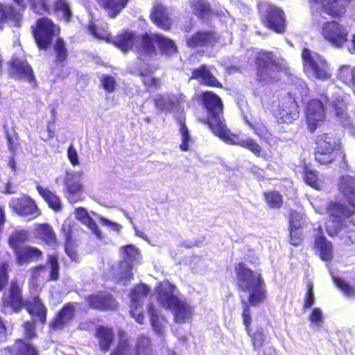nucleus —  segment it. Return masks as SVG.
<instances>
[{
  "instance_id": "59",
  "label": "nucleus",
  "mask_w": 355,
  "mask_h": 355,
  "mask_svg": "<svg viewBox=\"0 0 355 355\" xmlns=\"http://www.w3.org/2000/svg\"><path fill=\"white\" fill-rule=\"evenodd\" d=\"M302 228H296L289 227L290 230V242L291 244L294 246H298L302 243Z\"/></svg>"
},
{
  "instance_id": "17",
  "label": "nucleus",
  "mask_w": 355,
  "mask_h": 355,
  "mask_svg": "<svg viewBox=\"0 0 355 355\" xmlns=\"http://www.w3.org/2000/svg\"><path fill=\"white\" fill-rule=\"evenodd\" d=\"M24 306L35 322L46 323L47 308L42 300L36 296L25 302Z\"/></svg>"
},
{
  "instance_id": "5",
  "label": "nucleus",
  "mask_w": 355,
  "mask_h": 355,
  "mask_svg": "<svg viewBox=\"0 0 355 355\" xmlns=\"http://www.w3.org/2000/svg\"><path fill=\"white\" fill-rule=\"evenodd\" d=\"M140 48L139 49V59L146 60L147 58H153L157 55L155 44L157 45L163 55H171L177 52V46L175 42L160 34L153 35H143L140 39Z\"/></svg>"
},
{
  "instance_id": "58",
  "label": "nucleus",
  "mask_w": 355,
  "mask_h": 355,
  "mask_svg": "<svg viewBox=\"0 0 355 355\" xmlns=\"http://www.w3.org/2000/svg\"><path fill=\"white\" fill-rule=\"evenodd\" d=\"M304 179L307 184L314 189H318V178L315 171L311 169H306Z\"/></svg>"
},
{
  "instance_id": "64",
  "label": "nucleus",
  "mask_w": 355,
  "mask_h": 355,
  "mask_svg": "<svg viewBox=\"0 0 355 355\" xmlns=\"http://www.w3.org/2000/svg\"><path fill=\"white\" fill-rule=\"evenodd\" d=\"M142 308L130 307V314L134 318L137 322L143 324L144 315L141 311Z\"/></svg>"
},
{
  "instance_id": "35",
  "label": "nucleus",
  "mask_w": 355,
  "mask_h": 355,
  "mask_svg": "<svg viewBox=\"0 0 355 355\" xmlns=\"http://www.w3.org/2000/svg\"><path fill=\"white\" fill-rule=\"evenodd\" d=\"M150 289L146 284L136 286L130 292V307L142 308L143 300L146 298Z\"/></svg>"
},
{
  "instance_id": "39",
  "label": "nucleus",
  "mask_w": 355,
  "mask_h": 355,
  "mask_svg": "<svg viewBox=\"0 0 355 355\" xmlns=\"http://www.w3.org/2000/svg\"><path fill=\"white\" fill-rule=\"evenodd\" d=\"M148 314L150 318V324L154 331L158 335H162L164 333V326L160 320L157 310L153 304L148 305Z\"/></svg>"
},
{
  "instance_id": "12",
  "label": "nucleus",
  "mask_w": 355,
  "mask_h": 355,
  "mask_svg": "<svg viewBox=\"0 0 355 355\" xmlns=\"http://www.w3.org/2000/svg\"><path fill=\"white\" fill-rule=\"evenodd\" d=\"M273 114L279 123H291L299 117L298 105L295 98L288 94L273 110Z\"/></svg>"
},
{
  "instance_id": "42",
  "label": "nucleus",
  "mask_w": 355,
  "mask_h": 355,
  "mask_svg": "<svg viewBox=\"0 0 355 355\" xmlns=\"http://www.w3.org/2000/svg\"><path fill=\"white\" fill-rule=\"evenodd\" d=\"M28 232L26 231H16L9 237L8 243L13 252L15 250L25 246L24 243L27 240Z\"/></svg>"
},
{
  "instance_id": "32",
  "label": "nucleus",
  "mask_w": 355,
  "mask_h": 355,
  "mask_svg": "<svg viewBox=\"0 0 355 355\" xmlns=\"http://www.w3.org/2000/svg\"><path fill=\"white\" fill-rule=\"evenodd\" d=\"M76 218L87 225L98 239H102V234L96 223L89 216L87 211L83 207H78L75 211Z\"/></svg>"
},
{
  "instance_id": "45",
  "label": "nucleus",
  "mask_w": 355,
  "mask_h": 355,
  "mask_svg": "<svg viewBox=\"0 0 355 355\" xmlns=\"http://www.w3.org/2000/svg\"><path fill=\"white\" fill-rule=\"evenodd\" d=\"M252 340L253 347L254 350L259 349L261 347L268 343V336L264 333L262 328H258L255 332L252 333L250 329L248 334Z\"/></svg>"
},
{
  "instance_id": "9",
  "label": "nucleus",
  "mask_w": 355,
  "mask_h": 355,
  "mask_svg": "<svg viewBox=\"0 0 355 355\" xmlns=\"http://www.w3.org/2000/svg\"><path fill=\"white\" fill-rule=\"evenodd\" d=\"M264 24L277 33L286 30V17L284 11L275 5L263 3L259 6Z\"/></svg>"
},
{
  "instance_id": "27",
  "label": "nucleus",
  "mask_w": 355,
  "mask_h": 355,
  "mask_svg": "<svg viewBox=\"0 0 355 355\" xmlns=\"http://www.w3.org/2000/svg\"><path fill=\"white\" fill-rule=\"evenodd\" d=\"M351 0H310L322 4L323 8L332 16H340Z\"/></svg>"
},
{
  "instance_id": "15",
  "label": "nucleus",
  "mask_w": 355,
  "mask_h": 355,
  "mask_svg": "<svg viewBox=\"0 0 355 355\" xmlns=\"http://www.w3.org/2000/svg\"><path fill=\"white\" fill-rule=\"evenodd\" d=\"M322 33L324 37L335 46H341L347 41L348 31L335 21L324 23Z\"/></svg>"
},
{
  "instance_id": "41",
  "label": "nucleus",
  "mask_w": 355,
  "mask_h": 355,
  "mask_svg": "<svg viewBox=\"0 0 355 355\" xmlns=\"http://www.w3.org/2000/svg\"><path fill=\"white\" fill-rule=\"evenodd\" d=\"M189 3L193 13L200 18L211 12L210 4L205 0H189Z\"/></svg>"
},
{
  "instance_id": "24",
  "label": "nucleus",
  "mask_w": 355,
  "mask_h": 355,
  "mask_svg": "<svg viewBox=\"0 0 355 355\" xmlns=\"http://www.w3.org/2000/svg\"><path fill=\"white\" fill-rule=\"evenodd\" d=\"M11 66L14 70V73L19 78L25 79L29 83L35 80L33 71L26 60L19 58H13Z\"/></svg>"
},
{
  "instance_id": "8",
  "label": "nucleus",
  "mask_w": 355,
  "mask_h": 355,
  "mask_svg": "<svg viewBox=\"0 0 355 355\" xmlns=\"http://www.w3.org/2000/svg\"><path fill=\"white\" fill-rule=\"evenodd\" d=\"M304 70L309 75L320 80H327L331 75L327 71L328 65L325 60L319 54L304 49L302 53Z\"/></svg>"
},
{
  "instance_id": "30",
  "label": "nucleus",
  "mask_w": 355,
  "mask_h": 355,
  "mask_svg": "<svg viewBox=\"0 0 355 355\" xmlns=\"http://www.w3.org/2000/svg\"><path fill=\"white\" fill-rule=\"evenodd\" d=\"M151 19L157 26L162 29L168 30L171 27V20L168 17V13L166 8L161 4L154 6Z\"/></svg>"
},
{
  "instance_id": "31",
  "label": "nucleus",
  "mask_w": 355,
  "mask_h": 355,
  "mask_svg": "<svg viewBox=\"0 0 355 355\" xmlns=\"http://www.w3.org/2000/svg\"><path fill=\"white\" fill-rule=\"evenodd\" d=\"M142 36L136 37L132 32L125 31L114 37L113 43L121 51L125 52L132 46L134 42L138 43L140 45L139 39ZM139 48L140 46H139L138 49Z\"/></svg>"
},
{
  "instance_id": "49",
  "label": "nucleus",
  "mask_w": 355,
  "mask_h": 355,
  "mask_svg": "<svg viewBox=\"0 0 355 355\" xmlns=\"http://www.w3.org/2000/svg\"><path fill=\"white\" fill-rule=\"evenodd\" d=\"M180 123V132L181 135L182 143L180 145V148L182 151H187L189 148V143L191 141V136L189 131L184 123L182 119L179 120Z\"/></svg>"
},
{
  "instance_id": "55",
  "label": "nucleus",
  "mask_w": 355,
  "mask_h": 355,
  "mask_svg": "<svg viewBox=\"0 0 355 355\" xmlns=\"http://www.w3.org/2000/svg\"><path fill=\"white\" fill-rule=\"evenodd\" d=\"M305 223V216L302 213L291 211L289 218V227L302 228Z\"/></svg>"
},
{
  "instance_id": "20",
  "label": "nucleus",
  "mask_w": 355,
  "mask_h": 355,
  "mask_svg": "<svg viewBox=\"0 0 355 355\" xmlns=\"http://www.w3.org/2000/svg\"><path fill=\"white\" fill-rule=\"evenodd\" d=\"M75 308V304L72 302L65 304L50 322V327L54 330L62 329L74 318Z\"/></svg>"
},
{
  "instance_id": "57",
  "label": "nucleus",
  "mask_w": 355,
  "mask_h": 355,
  "mask_svg": "<svg viewBox=\"0 0 355 355\" xmlns=\"http://www.w3.org/2000/svg\"><path fill=\"white\" fill-rule=\"evenodd\" d=\"M315 303V296L313 292V286L312 283L307 284V289L304 299L303 309L311 308Z\"/></svg>"
},
{
  "instance_id": "21",
  "label": "nucleus",
  "mask_w": 355,
  "mask_h": 355,
  "mask_svg": "<svg viewBox=\"0 0 355 355\" xmlns=\"http://www.w3.org/2000/svg\"><path fill=\"white\" fill-rule=\"evenodd\" d=\"M167 309L173 312L175 322L177 323L184 322L192 316V306L186 300H183L180 298L175 300L174 303Z\"/></svg>"
},
{
  "instance_id": "13",
  "label": "nucleus",
  "mask_w": 355,
  "mask_h": 355,
  "mask_svg": "<svg viewBox=\"0 0 355 355\" xmlns=\"http://www.w3.org/2000/svg\"><path fill=\"white\" fill-rule=\"evenodd\" d=\"M9 207L19 216L32 220L40 215V211L35 200L29 196L13 198L8 202Z\"/></svg>"
},
{
  "instance_id": "3",
  "label": "nucleus",
  "mask_w": 355,
  "mask_h": 355,
  "mask_svg": "<svg viewBox=\"0 0 355 355\" xmlns=\"http://www.w3.org/2000/svg\"><path fill=\"white\" fill-rule=\"evenodd\" d=\"M239 288L248 293V302L252 306L263 302L266 297V288L261 273L249 269L245 263L236 267Z\"/></svg>"
},
{
  "instance_id": "56",
  "label": "nucleus",
  "mask_w": 355,
  "mask_h": 355,
  "mask_svg": "<svg viewBox=\"0 0 355 355\" xmlns=\"http://www.w3.org/2000/svg\"><path fill=\"white\" fill-rule=\"evenodd\" d=\"M89 33L96 38L104 39L108 40L110 38V33L107 30L98 27L96 24L92 23L88 27Z\"/></svg>"
},
{
  "instance_id": "40",
  "label": "nucleus",
  "mask_w": 355,
  "mask_h": 355,
  "mask_svg": "<svg viewBox=\"0 0 355 355\" xmlns=\"http://www.w3.org/2000/svg\"><path fill=\"white\" fill-rule=\"evenodd\" d=\"M8 18L18 22L20 19V14L12 5H2L0 3V28L4 20Z\"/></svg>"
},
{
  "instance_id": "37",
  "label": "nucleus",
  "mask_w": 355,
  "mask_h": 355,
  "mask_svg": "<svg viewBox=\"0 0 355 355\" xmlns=\"http://www.w3.org/2000/svg\"><path fill=\"white\" fill-rule=\"evenodd\" d=\"M64 184L69 193H78L82 189L80 174L74 171H67Z\"/></svg>"
},
{
  "instance_id": "43",
  "label": "nucleus",
  "mask_w": 355,
  "mask_h": 355,
  "mask_svg": "<svg viewBox=\"0 0 355 355\" xmlns=\"http://www.w3.org/2000/svg\"><path fill=\"white\" fill-rule=\"evenodd\" d=\"M151 354L152 349L149 338L143 335L139 336L135 347V355H151Z\"/></svg>"
},
{
  "instance_id": "53",
  "label": "nucleus",
  "mask_w": 355,
  "mask_h": 355,
  "mask_svg": "<svg viewBox=\"0 0 355 355\" xmlns=\"http://www.w3.org/2000/svg\"><path fill=\"white\" fill-rule=\"evenodd\" d=\"M334 282L336 286L340 288L346 296L355 297V289L352 288L348 283L341 278L333 277Z\"/></svg>"
},
{
  "instance_id": "33",
  "label": "nucleus",
  "mask_w": 355,
  "mask_h": 355,
  "mask_svg": "<svg viewBox=\"0 0 355 355\" xmlns=\"http://www.w3.org/2000/svg\"><path fill=\"white\" fill-rule=\"evenodd\" d=\"M130 70L132 73L138 74L146 87H158L159 81L151 76L152 71L148 64H140L137 69L132 67Z\"/></svg>"
},
{
  "instance_id": "46",
  "label": "nucleus",
  "mask_w": 355,
  "mask_h": 355,
  "mask_svg": "<svg viewBox=\"0 0 355 355\" xmlns=\"http://www.w3.org/2000/svg\"><path fill=\"white\" fill-rule=\"evenodd\" d=\"M37 234L47 243H51L55 241V236L52 227L48 224H40L36 228Z\"/></svg>"
},
{
  "instance_id": "52",
  "label": "nucleus",
  "mask_w": 355,
  "mask_h": 355,
  "mask_svg": "<svg viewBox=\"0 0 355 355\" xmlns=\"http://www.w3.org/2000/svg\"><path fill=\"white\" fill-rule=\"evenodd\" d=\"M32 10L37 14L42 15L50 10L48 0H28Z\"/></svg>"
},
{
  "instance_id": "60",
  "label": "nucleus",
  "mask_w": 355,
  "mask_h": 355,
  "mask_svg": "<svg viewBox=\"0 0 355 355\" xmlns=\"http://www.w3.org/2000/svg\"><path fill=\"white\" fill-rule=\"evenodd\" d=\"M110 355H131L130 345L128 340H120L117 347Z\"/></svg>"
},
{
  "instance_id": "62",
  "label": "nucleus",
  "mask_w": 355,
  "mask_h": 355,
  "mask_svg": "<svg viewBox=\"0 0 355 355\" xmlns=\"http://www.w3.org/2000/svg\"><path fill=\"white\" fill-rule=\"evenodd\" d=\"M8 263L4 262L0 265V291L8 284Z\"/></svg>"
},
{
  "instance_id": "23",
  "label": "nucleus",
  "mask_w": 355,
  "mask_h": 355,
  "mask_svg": "<svg viewBox=\"0 0 355 355\" xmlns=\"http://www.w3.org/2000/svg\"><path fill=\"white\" fill-rule=\"evenodd\" d=\"M338 189L344 196L348 198L349 205L354 209V200H355V178L349 175H344L340 178Z\"/></svg>"
},
{
  "instance_id": "22",
  "label": "nucleus",
  "mask_w": 355,
  "mask_h": 355,
  "mask_svg": "<svg viewBox=\"0 0 355 355\" xmlns=\"http://www.w3.org/2000/svg\"><path fill=\"white\" fill-rule=\"evenodd\" d=\"M13 252L16 257V263L19 266L37 260L42 255V252L38 248L29 245L18 248Z\"/></svg>"
},
{
  "instance_id": "34",
  "label": "nucleus",
  "mask_w": 355,
  "mask_h": 355,
  "mask_svg": "<svg viewBox=\"0 0 355 355\" xmlns=\"http://www.w3.org/2000/svg\"><path fill=\"white\" fill-rule=\"evenodd\" d=\"M36 189L39 194L44 198L46 202L49 205V207L53 209L55 211H59L62 209V203L60 198L50 191L47 188H44L43 187L37 184L36 187Z\"/></svg>"
},
{
  "instance_id": "6",
  "label": "nucleus",
  "mask_w": 355,
  "mask_h": 355,
  "mask_svg": "<svg viewBox=\"0 0 355 355\" xmlns=\"http://www.w3.org/2000/svg\"><path fill=\"white\" fill-rule=\"evenodd\" d=\"M255 63L257 80L259 82L269 83L278 80L277 73L279 71L280 67L272 52H259Z\"/></svg>"
},
{
  "instance_id": "16",
  "label": "nucleus",
  "mask_w": 355,
  "mask_h": 355,
  "mask_svg": "<svg viewBox=\"0 0 355 355\" xmlns=\"http://www.w3.org/2000/svg\"><path fill=\"white\" fill-rule=\"evenodd\" d=\"M155 291L158 302L166 309L179 298L176 293V287L168 281L160 282Z\"/></svg>"
},
{
  "instance_id": "36",
  "label": "nucleus",
  "mask_w": 355,
  "mask_h": 355,
  "mask_svg": "<svg viewBox=\"0 0 355 355\" xmlns=\"http://www.w3.org/2000/svg\"><path fill=\"white\" fill-rule=\"evenodd\" d=\"M7 349L12 355H38L37 349L23 340H17L12 346L8 347Z\"/></svg>"
},
{
  "instance_id": "4",
  "label": "nucleus",
  "mask_w": 355,
  "mask_h": 355,
  "mask_svg": "<svg viewBox=\"0 0 355 355\" xmlns=\"http://www.w3.org/2000/svg\"><path fill=\"white\" fill-rule=\"evenodd\" d=\"M329 219L326 223V231L329 236H334L342 233L341 236L345 235V243H355V231L348 230L347 226L348 219L354 212L352 207L338 201H330L327 207Z\"/></svg>"
},
{
  "instance_id": "29",
  "label": "nucleus",
  "mask_w": 355,
  "mask_h": 355,
  "mask_svg": "<svg viewBox=\"0 0 355 355\" xmlns=\"http://www.w3.org/2000/svg\"><path fill=\"white\" fill-rule=\"evenodd\" d=\"M191 78L198 80L201 83L208 86H218L219 82L212 75L207 65L202 64L198 68L193 69Z\"/></svg>"
},
{
  "instance_id": "50",
  "label": "nucleus",
  "mask_w": 355,
  "mask_h": 355,
  "mask_svg": "<svg viewBox=\"0 0 355 355\" xmlns=\"http://www.w3.org/2000/svg\"><path fill=\"white\" fill-rule=\"evenodd\" d=\"M265 199L270 207L280 208L282 205V197L281 194L275 191L266 192Z\"/></svg>"
},
{
  "instance_id": "7",
  "label": "nucleus",
  "mask_w": 355,
  "mask_h": 355,
  "mask_svg": "<svg viewBox=\"0 0 355 355\" xmlns=\"http://www.w3.org/2000/svg\"><path fill=\"white\" fill-rule=\"evenodd\" d=\"M340 140L331 133L318 135L316 140L315 158L321 164L331 163L340 149Z\"/></svg>"
},
{
  "instance_id": "61",
  "label": "nucleus",
  "mask_w": 355,
  "mask_h": 355,
  "mask_svg": "<svg viewBox=\"0 0 355 355\" xmlns=\"http://www.w3.org/2000/svg\"><path fill=\"white\" fill-rule=\"evenodd\" d=\"M101 83L103 87L108 92H112L115 89L116 80L110 75H103Z\"/></svg>"
},
{
  "instance_id": "54",
  "label": "nucleus",
  "mask_w": 355,
  "mask_h": 355,
  "mask_svg": "<svg viewBox=\"0 0 355 355\" xmlns=\"http://www.w3.org/2000/svg\"><path fill=\"white\" fill-rule=\"evenodd\" d=\"M241 304H242V318L243 324L245 327V330L248 333V334H250V325L252 322V318H251V313H250V307L248 302L245 301L244 300H241Z\"/></svg>"
},
{
  "instance_id": "47",
  "label": "nucleus",
  "mask_w": 355,
  "mask_h": 355,
  "mask_svg": "<svg viewBox=\"0 0 355 355\" xmlns=\"http://www.w3.org/2000/svg\"><path fill=\"white\" fill-rule=\"evenodd\" d=\"M54 51L55 53L57 62L62 63L67 60L68 52L63 39L60 37L57 39L54 45Z\"/></svg>"
},
{
  "instance_id": "2",
  "label": "nucleus",
  "mask_w": 355,
  "mask_h": 355,
  "mask_svg": "<svg viewBox=\"0 0 355 355\" xmlns=\"http://www.w3.org/2000/svg\"><path fill=\"white\" fill-rule=\"evenodd\" d=\"M328 105L334 109L335 114L339 119H345L347 116L345 102L339 94H332L331 98L328 95L324 94L320 100H311L307 103L306 108V121L311 132L315 131L319 123L324 119V110Z\"/></svg>"
},
{
  "instance_id": "63",
  "label": "nucleus",
  "mask_w": 355,
  "mask_h": 355,
  "mask_svg": "<svg viewBox=\"0 0 355 355\" xmlns=\"http://www.w3.org/2000/svg\"><path fill=\"white\" fill-rule=\"evenodd\" d=\"M98 220L102 225L106 226L115 232H119L121 229V225L116 223L112 222L103 216H99Z\"/></svg>"
},
{
  "instance_id": "10",
  "label": "nucleus",
  "mask_w": 355,
  "mask_h": 355,
  "mask_svg": "<svg viewBox=\"0 0 355 355\" xmlns=\"http://www.w3.org/2000/svg\"><path fill=\"white\" fill-rule=\"evenodd\" d=\"M34 38L41 49H47L58 33L56 25L46 17L39 18L33 31Z\"/></svg>"
},
{
  "instance_id": "18",
  "label": "nucleus",
  "mask_w": 355,
  "mask_h": 355,
  "mask_svg": "<svg viewBox=\"0 0 355 355\" xmlns=\"http://www.w3.org/2000/svg\"><path fill=\"white\" fill-rule=\"evenodd\" d=\"M184 96L182 94H157L155 98V104L157 109L162 112H171L177 108L182 101H184Z\"/></svg>"
},
{
  "instance_id": "38",
  "label": "nucleus",
  "mask_w": 355,
  "mask_h": 355,
  "mask_svg": "<svg viewBox=\"0 0 355 355\" xmlns=\"http://www.w3.org/2000/svg\"><path fill=\"white\" fill-rule=\"evenodd\" d=\"M108 10L110 17H115L124 8L128 0H96Z\"/></svg>"
},
{
  "instance_id": "19",
  "label": "nucleus",
  "mask_w": 355,
  "mask_h": 355,
  "mask_svg": "<svg viewBox=\"0 0 355 355\" xmlns=\"http://www.w3.org/2000/svg\"><path fill=\"white\" fill-rule=\"evenodd\" d=\"M87 302L90 308L101 311L114 309L116 306V300L108 293L90 295L87 297Z\"/></svg>"
},
{
  "instance_id": "26",
  "label": "nucleus",
  "mask_w": 355,
  "mask_h": 355,
  "mask_svg": "<svg viewBox=\"0 0 355 355\" xmlns=\"http://www.w3.org/2000/svg\"><path fill=\"white\" fill-rule=\"evenodd\" d=\"M214 42V33L211 31H198L187 40V44L191 48L211 45Z\"/></svg>"
},
{
  "instance_id": "25",
  "label": "nucleus",
  "mask_w": 355,
  "mask_h": 355,
  "mask_svg": "<svg viewBox=\"0 0 355 355\" xmlns=\"http://www.w3.org/2000/svg\"><path fill=\"white\" fill-rule=\"evenodd\" d=\"M315 248L322 261L329 262L332 260V243L330 241H327L324 236L318 235L315 236Z\"/></svg>"
},
{
  "instance_id": "48",
  "label": "nucleus",
  "mask_w": 355,
  "mask_h": 355,
  "mask_svg": "<svg viewBox=\"0 0 355 355\" xmlns=\"http://www.w3.org/2000/svg\"><path fill=\"white\" fill-rule=\"evenodd\" d=\"M54 9L58 15H61L65 20L71 18V11L67 0H57L54 3Z\"/></svg>"
},
{
  "instance_id": "44",
  "label": "nucleus",
  "mask_w": 355,
  "mask_h": 355,
  "mask_svg": "<svg viewBox=\"0 0 355 355\" xmlns=\"http://www.w3.org/2000/svg\"><path fill=\"white\" fill-rule=\"evenodd\" d=\"M311 327L315 331L320 329L324 323V315L320 308H313L309 316Z\"/></svg>"
},
{
  "instance_id": "51",
  "label": "nucleus",
  "mask_w": 355,
  "mask_h": 355,
  "mask_svg": "<svg viewBox=\"0 0 355 355\" xmlns=\"http://www.w3.org/2000/svg\"><path fill=\"white\" fill-rule=\"evenodd\" d=\"M48 264L50 267L49 279L55 281L59 278L60 266L56 255L51 254L48 257Z\"/></svg>"
},
{
  "instance_id": "11",
  "label": "nucleus",
  "mask_w": 355,
  "mask_h": 355,
  "mask_svg": "<svg viewBox=\"0 0 355 355\" xmlns=\"http://www.w3.org/2000/svg\"><path fill=\"white\" fill-rule=\"evenodd\" d=\"M121 252L123 260L119 264V282L125 286L133 279L132 263L138 262L141 255L139 249L132 244L121 247Z\"/></svg>"
},
{
  "instance_id": "28",
  "label": "nucleus",
  "mask_w": 355,
  "mask_h": 355,
  "mask_svg": "<svg viewBox=\"0 0 355 355\" xmlns=\"http://www.w3.org/2000/svg\"><path fill=\"white\" fill-rule=\"evenodd\" d=\"M95 336L98 340L101 350L107 352L114 339L112 329L107 327L98 326L96 329Z\"/></svg>"
},
{
  "instance_id": "14",
  "label": "nucleus",
  "mask_w": 355,
  "mask_h": 355,
  "mask_svg": "<svg viewBox=\"0 0 355 355\" xmlns=\"http://www.w3.org/2000/svg\"><path fill=\"white\" fill-rule=\"evenodd\" d=\"M2 304L1 311L6 313L8 309L18 312L24 305L21 285L16 279L11 281L8 292L3 294Z\"/></svg>"
},
{
  "instance_id": "1",
  "label": "nucleus",
  "mask_w": 355,
  "mask_h": 355,
  "mask_svg": "<svg viewBox=\"0 0 355 355\" xmlns=\"http://www.w3.org/2000/svg\"><path fill=\"white\" fill-rule=\"evenodd\" d=\"M202 102L207 112V122L213 132L229 144L239 145L260 156L261 146L250 137H241L233 134L224 123L223 103L214 93L206 91L201 94Z\"/></svg>"
}]
</instances>
